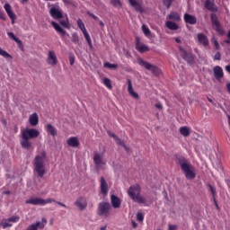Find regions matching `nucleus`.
I'll return each instance as SVG.
<instances>
[{
    "label": "nucleus",
    "instance_id": "37",
    "mask_svg": "<svg viewBox=\"0 0 230 230\" xmlns=\"http://www.w3.org/2000/svg\"><path fill=\"white\" fill-rule=\"evenodd\" d=\"M8 37H10V39H12L13 40H14V42H16V44H22V41L20 40L19 38H17V36H15V34H13V32H8L7 33Z\"/></svg>",
    "mask_w": 230,
    "mask_h": 230
},
{
    "label": "nucleus",
    "instance_id": "9",
    "mask_svg": "<svg viewBox=\"0 0 230 230\" xmlns=\"http://www.w3.org/2000/svg\"><path fill=\"white\" fill-rule=\"evenodd\" d=\"M48 224V219L43 217L41 221H37L36 223L31 224L27 227L26 230H39V229H44L46 227V225Z\"/></svg>",
    "mask_w": 230,
    "mask_h": 230
},
{
    "label": "nucleus",
    "instance_id": "42",
    "mask_svg": "<svg viewBox=\"0 0 230 230\" xmlns=\"http://www.w3.org/2000/svg\"><path fill=\"white\" fill-rule=\"evenodd\" d=\"M142 31L144 33V35H146V37H150L151 35V31L150 29L148 27H146V25L143 24L142 25Z\"/></svg>",
    "mask_w": 230,
    "mask_h": 230
},
{
    "label": "nucleus",
    "instance_id": "7",
    "mask_svg": "<svg viewBox=\"0 0 230 230\" xmlns=\"http://www.w3.org/2000/svg\"><path fill=\"white\" fill-rule=\"evenodd\" d=\"M93 163L96 170H102V166H105L106 163L103 160V153L95 152L93 155Z\"/></svg>",
    "mask_w": 230,
    "mask_h": 230
},
{
    "label": "nucleus",
    "instance_id": "55",
    "mask_svg": "<svg viewBox=\"0 0 230 230\" xmlns=\"http://www.w3.org/2000/svg\"><path fill=\"white\" fill-rule=\"evenodd\" d=\"M108 134H109V136H110L111 137H113L114 140L118 137V136H116V134H114V133H112V132H111V131H109Z\"/></svg>",
    "mask_w": 230,
    "mask_h": 230
},
{
    "label": "nucleus",
    "instance_id": "46",
    "mask_svg": "<svg viewBox=\"0 0 230 230\" xmlns=\"http://www.w3.org/2000/svg\"><path fill=\"white\" fill-rule=\"evenodd\" d=\"M137 220L138 222H143L145 220V216L141 212H137Z\"/></svg>",
    "mask_w": 230,
    "mask_h": 230
},
{
    "label": "nucleus",
    "instance_id": "51",
    "mask_svg": "<svg viewBox=\"0 0 230 230\" xmlns=\"http://www.w3.org/2000/svg\"><path fill=\"white\" fill-rule=\"evenodd\" d=\"M69 62H70V66H73L75 64V55L70 54Z\"/></svg>",
    "mask_w": 230,
    "mask_h": 230
},
{
    "label": "nucleus",
    "instance_id": "28",
    "mask_svg": "<svg viewBox=\"0 0 230 230\" xmlns=\"http://www.w3.org/2000/svg\"><path fill=\"white\" fill-rule=\"evenodd\" d=\"M46 130H47V132L49 134H50V136H52V137H56V136H57V128H55V127H53V125L47 124Z\"/></svg>",
    "mask_w": 230,
    "mask_h": 230
},
{
    "label": "nucleus",
    "instance_id": "12",
    "mask_svg": "<svg viewBox=\"0 0 230 230\" xmlns=\"http://www.w3.org/2000/svg\"><path fill=\"white\" fill-rule=\"evenodd\" d=\"M4 8L8 17H10V19L12 21V24H15V20L17 19V15H15V13H13V11H12V5H10V4H5L4 5Z\"/></svg>",
    "mask_w": 230,
    "mask_h": 230
},
{
    "label": "nucleus",
    "instance_id": "4",
    "mask_svg": "<svg viewBox=\"0 0 230 230\" xmlns=\"http://www.w3.org/2000/svg\"><path fill=\"white\" fill-rule=\"evenodd\" d=\"M111 208L112 207L111 206V203L107 201H102L98 205L97 215L102 218H109L111 216Z\"/></svg>",
    "mask_w": 230,
    "mask_h": 230
},
{
    "label": "nucleus",
    "instance_id": "17",
    "mask_svg": "<svg viewBox=\"0 0 230 230\" xmlns=\"http://www.w3.org/2000/svg\"><path fill=\"white\" fill-rule=\"evenodd\" d=\"M197 39L200 46H209V40H208V36L204 35L203 33L197 34Z\"/></svg>",
    "mask_w": 230,
    "mask_h": 230
},
{
    "label": "nucleus",
    "instance_id": "56",
    "mask_svg": "<svg viewBox=\"0 0 230 230\" xmlns=\"http://www.w3.org/2000/svg\"><path fill=\"white\" fill-rule=\"evenodd\" d=\"M177 229V226L175 225H169L168 230H176Z\"/></svg>",
    "mask_w": 230,
    "mask_h": 230
},
{
    "label": "nucleus",
    "instance_id": "41",
    "mask_svg": "<svg viewBox=\"0 0 230 230\" xmlns=\"http://www.w3.org/2000/svg\"><path fill=\"white\" fill-rule=\"evenodd\" d=\"M102 84L105 85V87H107V89H112V83L111 82V79L104 78L102 80Z\"/></svg>",
    "mask_w": 230,
    "mask_h": 230
},
{
    "label": "nucleus",
    "instance_id": "38",
    "mask_svg": "<svg viewBox=\"0 0 230 230\" xmlns=\"http://www.w3.org/2000/svg\"><path fill=\"white\" fill-rule=\"evenodd\" d=\"M77 26L83 33L87 31V29H85V24L84 23V21H82V19L77 20Z\"/></svg>",
    "mask_w": 230,
    "mask_h": 230
},
{
    "label": "nucleus",
    "instance_id": "49",
    "mask_svg": "<svg viewBox=\"0 0 230 230\" xmlns=\"http://www.w3.org/2000/svg\"><path fill=\"white\" fill-rule=\"evenodd\" d=\"M212 42H213L216 49H218L220 48V44H218V40H217V38L213 37L212 38Z\"/></svg>",
    "mask_w": 230,
    "mask_h": 230
},
{
    "label": "nucleus",
    "instance_id": "10",
    "mask_svg": "<svg viewBox=\"0 0 230 230\" xmlns=\"http://www.w3.org/2000/svg\"><path fill=\"white\" fill-rule=\"evenodd\" d=\"M75 206L80 209V211H84L85 208H87V199L84 196H80L75 202Z\"/></svg>",
    "mask_w": 230,
    "mask_h": 230
},
{
    "label": "nucleus",
    "instance_id": "21",
    "mask_svg": "<svg viewBox=\"0 0 230 230\" xmlns=\"http://www.w3.org/2000/svg\"><path fill=\"white\" fill-rule=\"evenodd\" d=\"M136 49H137L139 53H146V51L149 50L148 46L139 42V39H137Z\"/></svg>",
    "mask_w": 230,
    "mask_h": 230
},
{
    "label": "nucleus",
    "instance_id": "22",
    "mask_svg": "<svg viewBox=\"0 0 230 230\" xmlns=\"http://www.w3.org/2000/svg\"><path fill=\"white\" fill-rule=\"evenodd\" d=\"M101 193L102 195H107L109 193V184H107L103 177H101Z\"/></svg>",
    "mask_w": 230,
    "mask_h": 230
},
{
    "label": "nucleus",
    "instance_id": "33",
    "mask_svg": "<svg viewBox=\"0 0 230 230\" xmlns=\"http://www.w3.org/2000/svg\"><path fill=\"white\" fill-rule=\"evenodd\" d=\"M180 134L183 136V137H188V136H190V128L188 127L180 128Z\"/></svg>",
    "mask_w": 230,
    "mask_h": 230
},
{
    "label": "nucleus",
    "instance_id": "5",
    "mask_svg": "<svg viewBox=\"0 0 230 230\" xmlns=\"http://www.w3.org/2000/svg\"><path fill=\"white\" fill-rule=\"evenodd\" d=\"M138 64L142 67H145V69H146L147 71H151V73L155 75V76H159V75H161V69H159V67L155 65H152L141 58H138Z\"/></svg>",
    "mask_w": 230,
    "mask_h": 230
},
{
    "label": "nucleus",
    "instance_id": "23",
    "mask_svg": "<svg viewBox=\"0 0 230 230\" xmlns=\"http://www.w3.org/2000/svg\"><path fill=\"white\" fill-rule=\"evenodd\" d=\"M213 71L216 80H220L221 78H224V70L222 69L221 66H215Z\"/></svg>",
    "mask_w": 230,
    "mask_h": 230
},
{
    "label": "nucleus",
    "instance_id": "54",
    "mask_svg": "<svg viewBox=\"0 0 230 230\" xmlns=\"http://www.w3.org/2000/svg\"><path fill=\"white\" fill-rule=\"evenodd\" d=\"M155 107L156 109H159V111H163V104H161V102H158L155 105Z\"/></svg>",
    "mask_w": 230,
    "mask_h": 230
},
{
    "label": "nucleus",
    "instance_id": "31",
    "mask_svg": "<svg viewBox=\"0 0 230 230\" xmlns=\"http://www.w3.org/2000/svg\"><path fill=\"white\" fill-rule=\"evenodd\" d=\"M84 37L90 48V49H93V40H91V36L89 35V32H87V31H85L84 32H83Z\"/></svg>",
    "mask_w": 230,
    "mask_h": 230
},
{
    "label": "nucleus",
    "instance_id": "25",
    "mask_svg": "<svg viewBox=\"0 0 230 230\" xmlns=\"http://www.w3.org/2000/svg\"><path fill=\"white\" fill-rule=\"evenodd\" d=\"M29 122L31 127H37L39 125V115L36 112L30 115Z\"/></svg>",
    "mask_w": 230,
    "mask_h": 230
},
{
    "label": "nucleus",
    "instance_id": "34",
    "mask_svg": "<svg viewBox=\"0 0 230 230\" xmlns=\"http://www.w3.org/2000/svg\"><path fill=\"white\" fill-rule=\"evenodd\" d=\"M169 19L171 21H175L176 22H178V21H181V15H179V13L172 12L169 14Z\"/></svg>",
    "mask_w": 230,
    "mask_h": 230
},
{
    "label": "nucleus",
    "instance_id": "45",
    "mask_svg": "<svg viewBox=\"0 0 230 230\" xmlns=\"http://www.w3.org/2000/svg\"><path fill=\"white\" fill-rule=\"evenodd\" d=\"M59 24H61L63 28H69V21L67 20V18L66 20L60 21Z\"/></svg>",
    "mask_w": 230,
    "mask_h": 230
},
{
    "label": "nucleus",
    "instance_id": "30",
    "mask_svg": "<svg viewBox=\"0 0 230 230\" xmlns=\"http://www.w3.org/2000/svg\"><path fill=\"white\" fill-rule=\"evenodd\" d=\"M165 26L166 28H168V30H172V31L179 30V25H177V23L171 21L166 22Z\"/></svg>",
    "mask_w": 230,
    "mask_h": 230
},
{
    "label": "nucleus",
    "instance_id": "29",
    "mask_svg": "<svg viewBox=\"0 0 230 230\" xmlns=\"http://www.w3.org/2000/svg\"><path fill=\"white\" fill-rule=\"evenodd\" d=\"M51 24L56 31H58V33H61V35H66L67 33L66 30L62 29V27L59 26L58 23L52 22Z\"/></svg>",
    "mask_w": 230,
    "mask_h": 230
},
{
    "label": "nucleus",
    "instance_id": "14",
    "mask_svg": "<svg viewBox=\"0 0 230 230\" xmlns=\"http://www.w3.org/2000/svg\"><path fill=\"white\" fill-rule=\"evenodd\" d=\"M128 84V93L130 94L132 98L135 100H137L139 98V94L136 92H134V87L132 86V81L130 79L127 80Z\"/></svg>",
    "mask_w": 230,
    "mask_h": 230
},
{
    "label": "nucleus",
    "instance_id": "50",
    "mask_svg": "<svg viewBox=\"0 0 230 230\" xmlns=\"http://www.w3.org/2000/svg\"><path fill=\"white\" fill-rule=\"evenodd\" d=\"M80 40V38H78V34L74 33L72 35V42H78Z\"/></svg>",
    "mask_w": 230,
    "mask_h": 230
},
{
    "label": "nucleus",
    "instance_id": "58",
    "mask_svg": "<svg viewBox=\"0 0 230 230\" xmlns=\"http://www.w3.org/2000/svg\"><path fill=\"white\" fill-rule=\"evenodd\" d=\"M226 44H230V31L227 33V40H226Z\"/></svg>",
    "mask_w": 230,
    "mask_h": 230
},
{
    "label": "nucleus",
    "instance_id": "47",
    "mask_svg": "<svg viewBox=\"0 0 230 230\" xmlns=\"http://www.w3.org/2000/svg\"><path fill=\"white\" fill-rule=\"evenodd\" d=\"M208 188L210 189L213 199H215V197H217V190H215V188H213L211 184H208Z\"/></svg>",
    "mask_w": 230,
    "mask_h": 230
},
{
    "label": "nucleus",
    "instance_id": "6",
    "mask_svg": "<svg viewBox=\"0 0 230 230\" xmlns=\"http://www.w3.org/2000/svg\"><path fill=\"white\" fill-rule=\"evenodd\" d=\"M40 136V132L35 128L23 129L22 132V139H35Z\"/></svg>",
    "mask_w": 230,
    "mask_h": 230
},
{
    "label": "nucleus",
    "instance_id": "27",
    "mask_svg": "<svg viewBox=\"0 0 230 230\" xmlns=\"http://www.w3.org/2000/svg\"><path fill=\"white\" fill-rule=\"evenodd\" d=\"M205 8H207V10H209L210 12H215L217 10V6L215 5V2H213L211 0H207L205 2Z\"/></svg>",
    "mask_w": 230,
    "mask_h": 230
},
{
    "label": "nucleus",
    "instance_id": "62",
    "mask_svg": "<svg viewBox=\"0 0 230 230\" xmlns=\"http://www.w3.org/2000/svg\"><path fill=\"white\" fill-rule=\"evenodd\" d=\"M99 24H100V26H102V28H103L105 26V24L102 21L99 22Z\"/></svg>",
    "mask_w": 230,
    "mask_h": 230
},
{
    "label": "nucleus",
    "instance_id": "39",
    "mask_svg": "<svg viewBox=\"0 0 230 230\" xmlns=\"http://www.w3.org/2000/svg\"><path fill=\"white\" fill-rule=\"evenodd\" d=\"M103 66L106 67V69H118V64H111L110 62H105Z\"/></svg>",
    "mask_w": 230,
    "mask_h": 230
},
{
    "label": "nucleus",
    "instance_id": "20",
    "mask_svg": "<svg viewBox=\"0 0 230 230\" xmlns=\"http://www.w3.org/2000/svg\"><path fill=\"white\" fill-rule=\"evenodd\" d=\"M26 204H31L32 206H43L42 198H31L25 201Z\"/></svg>",
    "mask_w": 230,
    "mask_h": 230
},
{
    "label": "nucleus",
    "instance_id": "24",
    "mask_svg": "<svg viewBox=\"0 0 230 230\" xmlns=\"http://www.w3.org/2000/svg\"><path fill=\"white\" fill-rule=\"evenodd\" d=\"M183 19L186 22V24H197V17L194 15H191L190 13H185L183 16Z\"/></svg>",
    "mask_w": 230,
    "mask_h": 230
},
{
    "label": "nucleus",
    "instance_id": "61",
    "mask_svg": "<svg viewBox=\"0 0 230 230\" xmlns=\"http://www.w3.org/2000/svg\"><path fill=\"white\" fill-rule=\"evenodd\" d=\"M226 71H227V73H230V65L226 66Z\"/></svg>",
    "mask_w": 230,
    "mask_h": 230
},
{
    "label": "nucleus",
    "instance_id": "48",
    "mask_svg": "<svg viewBox=\"0 0 230 230\" xmlns=\"http://www.w3.org/2000/svg\"><path fill=\"white\" fill-rule=\"evenodd\" d=\"M172 3H173V0H164V6H166V8H170Z\"/></svg>",
    "mask_w": 230,
    "mask_h": 230
},
{
    "label": "nucleus",
    "instance_id": "35",
    "mask_svg": "<svg viewBox=\"0 0 230 230\" xmlns=\"http://www.w3.org/2000/svg\"><path fill=\"white\" fill-rule=\"evenodd\" d=\"M117 145H119V146H123L125 148L126 152H128L130 149L125 145V142H123V140H121V138H119L118 137L115 138L114 140Z\"/></svg>",
    "mask_w": 230,
    "mask_h": 230
},
{
    "label": "nucleus",
    "instance_id": "57",
    "mask_svg": "<svg viewBox=\"0 0 230 230\" xmlns=\"http://www.w3.org/2000/svg\"><path fill=\"white\" fill-rule=\"evenodd\" d=\"M131 224H132L133 229H136L137 227V223H136V221L132 220Z\"/></svg>",
    "mask_w": 230,
    "mask_h": 230
},
{
    "label": "nucleus",
    "instance_id": "64",
    "mask_svg": "<svg viewBox=\"0 0 230 230\" xmlns=\"http://www.w3.org/2000/svg\"><path fill=\"white\" fill-rule=\"evenodd\" d=\"M100 230H107V226L101 227Z\"/></svg>",
    "mask_w": 230,
    "mask_h": 230
},
{
    "label": "nucleus",
    "instance_id": "1",
    "mask_svg": "<svg viewBox=\"0 0 230 230\" xmlns=\"http://www.w3.org/2000/svg\"><path fill=\"white\" fill-rule=\"evenodd\" d=\"M48 155L46 151H42L40 155H37L33 160V172L42 179L46 175V159Z\"/></svg>",
    "mask_w": 230,
    "mask_h": 230
},
{
    "label": "nucleus",
    "instance_id": "2",
    "mask_svg": "<svg viewBox=\"0 0 230 230\" xmlns=\"http://www.w3.org/2000/svg\"><path fill=\"white\" fill-rule=\"evenodd\" d=\"M178 163L181 166V170L183 172L185 178L188 181H193L197 177V169L191 164V162L188 159L181 157L179 158Z\"/></svg>",
    "mask_w": 230,
    "mask_h": 230
},
{
    "label": "nucleus",
    "instance_id": "19",
    "mask_svg": "<svg viewBox=\"0 0 230 230\" xmlns=\"http://www.w3.org/2000/svg\"><path fill=\"white\" fill-rule=\"evenodd\" d=\"M111 202L112 208H114L115 209H118V208H121V199L114 194L111 196Z\"/></svg>",
    "mask_w": 230,
    "mask_h": 230
},
{
    "label": "nucleus",
    "instance_id": "11",
    "mask_svg": "<svg viewBox=\"0 0 230 230\" xmlns=\"http://www.w3.org/2000/svg\"><path fill=\"white\" fill-rule=\"evenodd\" d=\"M179 49L183 60H186V62L191 64V62H193V56L191 53L186 51V49H184L182 47H179Z\"/></svg>",
    "mask_w": 230,
    "mask_h": 230
},
{
    "label": "nucleus",
    "instance_id": "63",
    "mask_svg": "<svg viewBox=\"0 0 230 230\" xmlns=\"http://www.w3.org/2000/svg\"><path fill=\"white\" fill-rule=\"evenodd\" d=\"M4 195H10V190L4 191Z\"/></svg>",
    "mask_w": 230,
    "mask_h": 230
},
{
    "label": "nucleus",
    "instance_id": "36",
    "mask_svg": "<svg viewBox=\"0 0 230 230\" xmlns=\"http://www.w3.org/2000/svg\"><path fill=\"white\" fill-rule=\"evenodd\" d=\"M30 139H22L21 142L22 147L26 148V150H30L31 148V143L29 141Z\"/></svg>",
    "mask_w": 230,
    "mask_h": 230
},
{
    "label": "nucleus",
    "instance_id": "3",
    "mask_svg": "<svg viewBox=\"0 0 230 230\" xmlns=\"http://www.w3.org/2000/svg\"><path fill=\"white\" fill-rule=\"evenodd\" d=\"M128 195L133 202L146 205V198L141 195V186L139 184L131 185L128 190Z\"/></svg>",
    "mask_w": 230,
    "mask_h": 230
},
{
    "label": "nucleus",
    "instance_id": "53",
    "mask_svg": "<svg viewBox=\"0 0 230 230\" xmlns=\"http://www.w3.org/2000/svg\"><path fill=\"white\" fill-rule=\"evenodd\" d=\"M220 58H222V55L220 54V52H217L214 56V60H220Z\"/></svg>",
    "mask_w": 230,
    "mask_h": 230
},
{
    "label": "nucleus",
    "instance_id": "15",
    "mask_svg": "<svg viewBox=\"0 0 230 230\" xmlns=\"http://www.w3.org/2000/svg\"><path fill=\"white\" fill-rule=\"evenodd\" d=\"M129 3V5L132 6V8H134V10H136V12H139L140 13H143V12H145V9H143V6L141 5V4H139V2H137V0H128Z\"/></svg>",
    "mask_w": 230,
    "mask_h": 230
},
{
    "label": "nucleus",
    "instance_id": "40",
    "mask_svg": "<svg viewBox=\"0 0 230 230\" xmlns=\"http://www.w3.org/2000/svg\"><path fill=\"white\" fill-rule=\"evenodd\" d=\"M111 3L115 8H121L123 6L121 0H111Z\"/></svg>",
    "mask_w": 230,
    "mask_h": 230
},
{
    "label": "nucleus",
    "instance_id": "52",
    "mask_svg": "<svg viewBox=\"0 0 230 230\" xmlns=\"http://www.w3.org/2000/svg\"><path fill=\"white\" fill-rule=\"evenodd\" d=\"M88 15L90 17H92L93 19H94V21H100V18H98V16L94 15V13L88 12Z\"/></svg>",
    "mask_w": 230,
    "mask_h": 230
},
{
    "label": "nucleus",
    "instance_id": "16",
    "mask_svg": "<svg viewBox=\"0 0 230 230\" xmlns=\"http://www.w3.org/2000/svg\"><path fill=\"white\" fill-rule=\"evenodd\" d=\"M66 144L72 148H78L80 146V140L76 137H71L66 140Z\"/></svg>",
    "mask_w": 230,
    "mask_h": 230
},
{
    "label": "nucleus",
    "instance_id": "32",
    "mask_svg": "<svg viewBox=\"0 0 230 230\" xmlns=\"http://www.w3.org/2000/svg\"><path fill=\"white\" fill-rule=\"evenodd\" d=\"M0 226L3 227V229H6V227H12L13 224L10 223L8 218H5L1 220Z\"/></svg>",
    "mask_w": 230,
    "mask_h": 230
},
{
    "label": "nucleus",
    "instance_id": "44",
    "mask_svg": "<svg viewBox=\"0 0 230 230\" xmlns=\"http://www.w3.org/2000/svg\"><path fill=\"white\" fill-rule=\"evenodd\" d=\"M0 56L4 57V58H10L12 60V55L6 52V50H4L3 49L0 48Z\"/></svg>",
    "mask_w": 230,
    "mask_h": 230
},
{
    "label": "nucleus",
    "instance_id": "13",
    "mask_svg": "<svg viewBox=\"0 0 230 230\" xmlns=\"http://www.w3.org/2000/svg\"><path fill=\"white\" fill-rule=\"evenodd\" d=\"M47 62L49 66H56L58 64V59L57 58V54H55V51L53 50L49 51Z\"/></svg>",
    "mask_w": 230,
    "mask_h": 230
},
{
    "label": "nucleus",
    "instance_id": "8",
    "mask_svg": "<svg viewBox=\"0 0 230 230\" xmlns=\"http://www.w3.org/2000/svg\"><path fill=\"white\" fill-rule=\"evenodd\" d=\"M211 22L218 35H226V31H224V28H222V25L220 24L218 18H217V15H211Z\"/></svg>",
    "mask_w": 230,
    "mask_h": 230
},
{
    "label": "nucleus",
    "instance_id": "60",
    "mask_svg": "<svg viewBox=\"0 0 230 230\" xmlns=\"http://www.w3.org/2000/svg\"><path fill=\"white\" fill-rule=\"evenodd\" d=\"M214 202H215L216 208L218 209V203H217V199L216 198H214Z\"/></svg>",
    "mask_w": 230,
    "mask_h": 230
},
{
    "label": "nucleus",
    "instance_id": "43",
    "mask_svg": "<svg viewBox=\"0 0 230 230\" xmlns=\"http://www.w3.org/2000/svg\"><path fill=\"white\" fill-rule=\"evenodd\" d=\"M9 219L10 224H17L21 220V217L19 216H12Z\"/></svg>",
    "mask_w": 230,
    "mask_h": 230
},
{
    "label": "nucleus",
    "instance_id": "26",
    "mask_svg": "<svg viewBox=\"0 0 230 230\" xmlns=\"http://www.w3.org/2000/svg\"><path fill=\"white\" fill-rule=\"evenodd\" d=\"M51 202H55V204H58V206H61L62 208H67V206H66V204H64L60 201H56L55 199H51V198L43 199V206H46L47 204H51Z\"/></svg>",
    "mask_w": 230,
    "mask_h": 230
},
{
    "label": "nucleus",
    "instance_id": "18",
    "mask_svg": "<svg viewBox=\"0 0 230 230\" xmlns=\"http://www.w3.org/2000/svg\"><path fill=\"white\" fill-rule=\"evenodd\" d=\"M50 15L51 17H53V19L56 20L62 19V17H64V15L62 14V11H60V9L57 7H52L50 9Z\"/></svg>",
    "mask_w": 230,
    "mask_h": 230
},
{
    "label": "nucleus",
    "instance_id": "59",
    "mask_svg": "<svg viewBox=\"0 0 230 230\" xmlns=\"http://www.w3.org/2000/svg\"><path fill=\"white\" fill-rule=\"evenodd\" d=\"M174 40L177 42V44H181L182 42L179 38H174Z\"/></svg>",
    "mask_w": 230,
    "mask_h": 230
}]
</instances>
